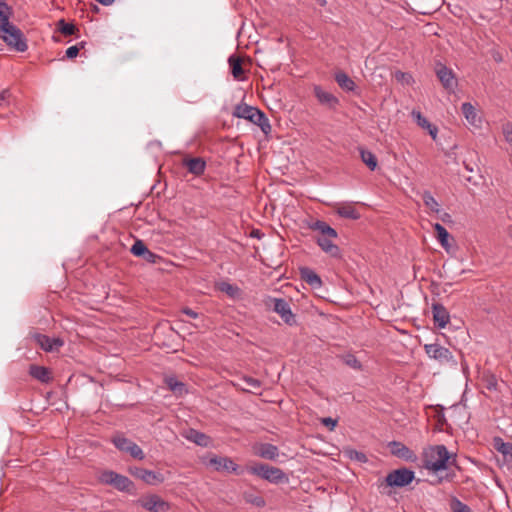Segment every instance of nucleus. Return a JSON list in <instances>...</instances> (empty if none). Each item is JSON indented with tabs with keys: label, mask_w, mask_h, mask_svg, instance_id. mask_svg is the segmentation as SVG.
<instances>
[{
	"label": "nucleus",
	"mask_w": 512,
	"mask_h": 512,
	"mask_svg": "<svg viewBox=\"0 0 512 512\" xmlns=\"http://www.w3.org/2000/svg\"><path fill=\"white\" fill-rule=\"evenodd\" d=\"M411 116L416 121L418 126H420L422 129L427 130L431 138L433 140H436L438 134V128L436 125L430 123L419 110H412Z\"/></svg>",
	"instance_id": "dca6fc26"
},
{
	"label": "nucleus",
	"mask_w": 512,
	"mask_h": 512,
	"mask_svg": "<svg viewBox=\"0 0 512 512\" xmlns=\"http://www.w3.org/2000/svg\"><path fill=\"white\" fill-rule=\"evenodd\" d=\"M244 499L246 500V502L251 503L257 507H262L265 504V501L261 496H255L251 493H245Z\"/></svg>",
	"instance_id": "79ce46f5"
},
{
	"label": "nucleus",
	"mask_w": 512,
	"mask_h": 512,
	"mask_svg": "<svg viewBox=\"0 0 512 512\" xmlns=\"http://www.w3.org/2000/svg\"><path fill=\"white\" fill-rule=\"evenodd\" d=\"M262 235H263V234L261 233V231H260V230H253V231L251 232V236H252V237H254V238H258V239H260V238L262 237Z\"/></svg>",
	"instance_id": "864d4df0"
},
{
	"label": "nucleus",
	"mask_w": 512,
	"mask_h": 512,
	"mask_svg": "<svg viewBox=\"0 0 512 512\" xmlns=\"http://www.w3.org/2000/svg\"><path fill=\"white\" fill-rule=\"evenodd\" d=\"M495 385H496L495 383L491 382V383H489L488 388L491 389L492 387H495Z\"/></svg>",
	"instance_id": "680f3d73"
},
{
	"label": "nucleus",
	"mask_w": 512,
	"mask_h": 512,
	"mask_svg": "<svg viewBox=\"0 0 512 512\" xmlns=\"http://www.w3.org/2000/svg\"><path fill=\"white\" fill-rule=\"evenodd\" d=\"M185 160H193V161H196V160H203L202 158L200 157H189V158H186Z\"/></svg>",
	"instance_id": "bf43d9fd"
},
{
	"label": "nucleus",
	"mask_w": 512,
	"mask_h": 512,
	"mask_svg": "<svg viewBox=\"0 0 512 512\" xmlns=\"http://www.w3.org/2000/svg\"><path fill=\"white\" fill-rule=\"evenodd\" d=\"M337 419H333L331 417H324V418H321V423L328 427L330 431L334 430V428L336 427L337 425Z\"/></svg>",
	"instance_id": "49530a36"
},
{
	"label": "nucleus",
	"mask_w": 512,
	"mask_h": 512,
	"mask_svg": "<svg viewBox=\"0 0 512 512\" xmlns=\"http://www.w3.org/2000/svg\"><path fill=\"white\" fill-rule=\"evenodd\" d=\"M343 362L353 368V369H356V370H361L362 369V364L360 363V361L353 355V354H347L343 357Z\"/></svg>",
	"instance_id": "a19ab883"
},
{
	"label": "nucleus",
	"mask_w": 512,
	"mask_h": 512,
	"mask_svg": "<svg viewBox=\"0 0 512 512\" xmlns=\"http://www.w3.org/2000/svg\"><path fill=\"white\" fill-rule=\"evenodd\" d=\"M179 169L185 170L194 175H200L204 172L206 162H178Z\"/></svg>",
	"instance_id": "bb28decb"
},
{
	"label": "nucleus",
	"mask_w": 512,
	"mask_h": 512,
	"mask_svg": "<svg viewBox=\"0 0 512 512\" xmlns=\"http://www.w3.org/2000/svg\"><path fill=\"white\" fill-rule=\"evenodd\" d=\"M391 453L407 462H416L418 457L409 447L398 441L389 443Z\"/></svg>",
	"instance_id": "9b49d317"
},
{
	"label": "nucleus",
	"mask_w": 512,
	"mask_h": 512,
	"mask_svg": "<svg viewBox=\"0 0 512 512\" xmlns=\"http://www.w3.org/2000/svg\"><path fill=\"white\" fill-rule=\"evenodd\" d=\"M461 112L466 121L473 127L480 128L482 118L478 115L476 108L470 102H464L461 105Z\"/></svg>",
	"instance_id": "2eb2a0df"
},
{
	"label": "nucleus",
	"mask_w": 512,
	"mask_h": 512,
	"mask_svg": "<svg viewBox=\"0 0 512 512\" xmlns=\"http://www.w3.org/2000/svg\"><path fill=\"white\" fill-rule=\"evenodd\" d=\"M361 158H362V161H365V160H375L374 156L371 154V153H366L365 151H361Z\"/></svg>",
	"instance_id": "3c124183"
},
{
	"label": "nucleus",
	"mask_w": 512,
	"mask_h": 512,
	"mask_svg": "<svg viewBox=\"0 0 512 512\" xmlns=\"http://www.w3.org/2000/svg\"><path fill=\"white\" fill-rule=\"evenodd\" d=\"M228 62L234 79L238 81L243 80L244 70L242 68L241 59L235 55H231L228 59Z\"/></svg>",
	"instance_id": "5701e85b"
},
{
	"label": "nucleus",
	"mask_w": 512,
	"mask_h": 512,
	"mask_svg": "<svg viewBox=\"0 0 512 512\" xmlns=\"http://www.w3.org/2000/svg\"><path fill=\"white\" fill-rule=\"evenodd\" d=\"M314 95L322 106L330 110H336L339 105V99L332 93L324 90L321 86H314Z\"/></svg>",
	"instance_id": "9d476101"
},
{
	"label": "nucleus",
	"mask_w": 512,
	"mask_h": 512,
	"mask_svg": "<svg viewBox=\"0 0 512 512\" xmlns=\"http://www.w3.org/2000/svg\"><path fill=\"white\" fill-rule=\"evenodd\" d=\"M313 230L320 234L317 237V244L321 249L330 256H339L340 250L338 246L333 243V240L338 236L336 230L324 221H316L313 225Z\"/></svg>",
	"instance_id": "f03ea898"
},
{
	"label": "nucleus",
	"mask_w": 512,
	"mask_h": 512,
	"mask_svg": "<svg viewBox=\"0 0 512 512\" xmlns=\"http://www.w3.org/2000/svg\"><path fill=\"white\" fill-rule=\"evenodd\" d=\"M217 287L221 292H225L231 297H235L239 293V288L237 286L225 281L218 283Z\"/></svg>",
	"instance_id": "58836bf2"
},
{
	"label": "nucleus",
	"mask_w": 512,
	"mask_h": 512,
	"mask_svg": "<svg viewBox=\"0 0 512 512\" xmlns=\"http://www.w3.org/2000/svg\"><path fill=\"white\" fill-rule=\"evenodd\" d=\"M246 471L273 484H278L285 478V473L281 469L263 463L249 465Z\"/></svg>",
	"instance_id": "20e7f679"
},
{
	"label": "nucleus",
	"mask_w": 512,
	"mask_h": 512,
	"mask_svg": "<svg viewBox=\"0 0 512 512\" xmlns=\"http://www.w3.org/2000/svg\"><path fill=\"white\" fill-rule=\"evenodd\" d=\"M233 385L242 391L258 393L261 389V382L250 376H243L239 379V382H234Z\"/></svg>",
	"instance_id": "f3484780"
},
{
	"label": "nucleus",
	"mask_w": 512,
	"mask_h": 512,
	"mask_svg": "<svg viewBox=\"0 0 512 512\" xmlns=\"http://www.w3.org/2000/svg\"><path fill=\"white\" fill-rule=\"evenodd\" d=\"M12 16V9L4 0H0V27L8 26L11 24L10 18Z\"/></svg>",
	"instance_id": "7c9ffc66"
},
{
	"label": "nucleus",
	"mask_w": 512,
	"mask_h": 512,
	"mask_svg": "<svg viewBox=\"0 0 512 512\" xmlns=\"http://www.w3.org/2000/svg\"><path fill=\"white\" fill-rule=\"evenodd\" d=\"M361 457L364 458L365 457L364 454H361V456H358V459H361Z\"/></svg>",
	"instance_id": "e2e57ef3"
},
{
	"label": "nucleus",
	"mask_w": 512,
	"mask_h": 512,
	"mask_svg": "<svg viewBox=\"0 0 512 512\" xmlns=\"http://www.w3.org/2000/svg\"><path fill=\"white\" fill-rule=\"evenodd\" d=\"M394 78L397 82L401 83L402 85H413L414 84V78L413 76L408 72H403L400 70H397L393 74Z\"/></svg>",
	"instance_id": "f704fd0d"
},
{
	"label": "nucleus",
	"mask_w": 512,
	"mask_h": 512,
	"mask_svg": "<svg viewBox=\"0 0 512 512\" xmlns=\"http://www.w3.org/2000/svg\"><path fill=\"white\" fill-rule=\"evenodd\" d=\"M99 479L102 483L111 485L119 491L128 492L134 486L128 477L110 470L102 472Z\"/></svg>",
	"instance_id": "423d86ee"
},
{
	"label": "nucleus",
	"mask_w": 512,
	"mask_h": 512,
	"mask_svg": "<svg viewBox=\"0 0 512 512\" xmlns=\"http://www.w3.org/2000/svg\"><path fill=\"white\" fill-rule=\"evenodd\" d=\"M452 512H472L471 508L456 497H452L449 503Z\"/></svg>",
	"instance_id": "e433bc0d"
},
{
	"label": "nucleus",
	"mask_w": 512,
	"mask_h": 512,
	"mask_svg": "<svg viewBox=\"0 0 512 512\" xmlns=\"http://www.w3.org/2000/svg\"><path fill=\"white\" fill-rule=\"evenodd\" d=\"M424 350L429 358L437 361L441 365L449 363L454 366L457 365V361L454 359L452 352L438 343L425 344Z\"/></svg>",
	"instance_id": "39448f33"
},
{
	"label": "nucleus",
	"mask_w": 512,
	"mask_h": 512,
	"mask_svg": "<svg viewBox=\"0 0 512 512\" xmlns=\"http://www.w3.org/2000/svg\"><path fill=\"white\" fill-rule=\"evenodd\" d=\"M301 279L306 282L311 288L319 289L322 286V280L319 275L308 267L299 268Z\"/></svg>",
	"instance_id": "6ab92c4d"
},
{
	"label": "nucleus",
	"mask_w": 512,
	"mask_h": 512,
	"mask_svg": "<svg viewBox=\"0 0 512 512\" xmlns=\"http://www.w3.org/2000/svg\"><path fill=\"white\" fill-rule=\"evenodd\" d=\"M256 107L247 105L246 103L237 104L234 107L232 115L236 118H243L248 120L251 116V113L255 111Z\"/></svg>",
	"instance_id": "c85d7f7f"
},
{
	"label": "nucleus",
	"mask_w": 512,
	"mask_h": 512,
	"mask_svg": "<svg viewBox=\"0 0 512 512\" xmlns=\"http://www.w3.org/2000/svg\"><path fill=\"white\" fill-rule=\"evenodd\" d=\"M316 3L320 6H325L327 4L326 0H316Z\"/></svg>",
	"instance_id": "6e6d98bb"
},
{
	"label": "nucleus",
	"mask_w": 512,
	"mask_h": 512,
	"mask_svg": "<svg viewBox=\"0 0 512 512\" xmlns=\"http://www.w3.org/2000/svg\"><path fill=\"white\" fill-rule=\"evenodd\" d=\"M248 120L253 124L259 126L261 131L265 135H268L270 133L271 126L269 124V121L264 112H262L260 109L256 108L255 111L251 113V116Z\"/></svg>",
	"instance_id": "aec40b11"
},
{
	"label": "nucleus",
	"mask_w": 512,
	"mask_h": 512,
	"mask_svg": "<svg viewBox=\"0 0 512 512\" xmlns=\"http://www.w3.org/2000/svg\"><path fill=\"white\" fill-rule=\"evenodd\" d=\"M209 464L214 466L217 471H227L238 473V465L228 457H217L210 458Z\"/></svg>",
	"instance_id": "4468645a"
},
{
	"label": "nucleus",
	"mask_w": 512,
	"mask_h": 512,
	"mask_svg": "<svg viewBox=\"0 0 512 512\" xmlns=\"http://www.w3.org/2000/svg\"><path fill=\"white\" fill-rule=\"evenodd\" d=\"M436 75L446 90L450 92L454 91L455 87L457 86V80L451 69L445 65H441L436 69Z\"/></svg>",
	"instance_id": "f8f14e48"
},
{
	"label": "nucleus",
	"mask_w": 512,
	"mask_h": 512,
	"mask_svg": "<svg viewBox=\"0 0 512 512\" xmlns=\"http://www.w3.org/2000/svg\"><path fill=\"white\" fill-rule=\"evenodd\" d=\"M462 163L464 164L465 168H466L468 171H471V172H472V171L474 170V169H473V167H471V166H470L469 164H467L466 162H462Z\"/></svg>",
	"instance_id": "4d7b16f0"
},
{
	"label": "nucleus",
	"mask_w": 512,
	"mask_h": 512,
	"mask_svg": "<svg viewBox=\"0 0 512 512\" xmlns=\"http://www.w3.org/2000/svg\"><path fill=\"white\" fill-rule=\"evenodd\" d=\"M335 81L345 91H354L356 88L355 82L345 72H337L335 74Z\"/></svg>",
	"instance_id": "393cba45"
},
{
	"label": "nucleus",
	"mask_w": 512,
	"mask_h": 512,
	"mask_svg": "<svg viewBox=\"0 0 512 512\" xmlns=\"http://www.w3.org/2000/svg\"><path fill=\"white\" fill-rule=\"evenodd\" d=\"M183 436L187 440H189V441H191V442H193V443H195V444H197L199 446H202V447H208L210 445V443H211V439H210V437L208 435H206V434H204V433H202V432H200V431H198L196 429H192L191 428V429L187 430L183 434Z\"/></svg>",
	"instance_id": "412c9836"
},
{
	"label": "nucleus",
	"mask_w": 512,
	"mask_h": 512,
	"mask_svg": "<svg viewBox=\"0 0 512 512\" xmlns=\"http://www.w3.org/2000/svg\"><path fill=\"white\" fill-rule=\"evenodd\" d=\"M147 250L148 248L142 240H136L130 249L131 253L137 257L144 256Z\"/></svg>",
	"instance_id": "ea45409f"
},
{
	"label": "nucleus",
	"mask_w": 512,
	"mask_h": 512,
	"mask_svg": "<svg viewBox=\"0 0 512 512\" xmlns=\"http://www.w3.org/2000/svg\"><path fill=\"white\" fill-rule=\"evenodd\" d=\"M112 442L116 446L117 449H119L120 451L127 452V453L130 449V446L133 443V441H131L123 436L114 437Z\"/></svg>",
	"instance_id": "c9c22d12"
},
{
	"label": "nucleus",
	"mask_w": 512,
	"mask_h": 512,
	"mask_svg": "<svg viewBox=\"0 0 512 512\" xmlns=\"http://www.w3.org/2000/svg\"><path fill=\"white\" fill-rule=\"evenodd\" d=\"M436 214L438 215V218H439L441 221H443V222H445V223H447V222H452L451 215H450L449 213H447V212L443 211L442 209H441V212H440V213H436Z\"/></svg>",
	"instance_id": "09e8293b"
},
{
	"label": "nucleus",
	"mask_w": 512,
	"mask_h": 512,
	"mask_svg": "<svg viewBox=\"0 0 512 512\" xmlns=\"http://www.w3.org/2000/svg\"><path fill=\"white\" fill-rule=\"evenodd\" d=\"M289 317H290V326H291L292 325V320L294 318V315L292 314L291 311H290Z\"/></svg>",
	"instance_id": "052dcab7"
},
{
	"label": "nucleus",
	"mask_w": 512,
	"mask_h": 512,
	"mask_svg": "<svg viewBox=\"0 0 512 512\" xmlns=\"http://www.w3.org/2000/svg\"><path fill=\"white\" fill-rule=\"evenodd\" d=\"M339 216L347 219L357 220L360 213L352 205H342L337 209Z\"/></svg>",
	"instance_id": "473e14b6"
},
{
	"label": "nucleus",
	"mask_w": 512,
	"mask_h": 512,
	"mask_svg": "<svg viewBox=\"0 0 512 512\" xmlns=\"http://www.w3.org/2000/svg\"><path fill=\"white\" fill-rule=\"evenodd\" d=\"M128 453L135 459H139V460H142L144 459L145 455H144V452L143 450L136 444V443H132V445L130 446V449L128 451Z\"/></svg>",
	"instance_id": "37998d69"
},
{
	"label": "nucleus",
	"mask_w": 512,
	"mask_h": 512,
	"mask_svg": "<svg viewBox=\"0 0 512 512\" xmlns=\"http://www.w3.org/2000/svg\"><path fill=\"white\" fill-rule=\"evenodd\" d=\"M182 312L184 314H186L187 316L191 317V318H197L198 317V313L195 312L194 310L190 309V308H184L182 310Z\"/></svg>",
	"instance_id": "8fccbe9b"
},
{
	"label": "nucleus",
	"mask_w": 512,
	"mask_h": 512,
	"mask_svg": "<svg viewBox=\"0 0 512 512\" xmlns=\"http://www.w3.org/2000/svg\"><path fill=\"white\" fill-rule=\"evenodd\" d=\"M367 167L371 170V171H374L377 166H378V162H364Z\"/></svg>",
	"instance_id": "603ef678"
},
{
	"label": "nucleus",
	"mask_w": 512,
	"mask_h": 512,
	"mask_svg": "<svg viewBox=\"0 0 512 512\" xmlns=\"http://www.w3.org/2000/svg\"><path fill=\"white\" fill-rule=\"evenodd\" d=\"M451 454L444 445L429 446L423 450V462L426 469L438 472L447 469Z\"/></svg>",
	"instance_id": "f257e3e1"
},
{
	"label": "nucleus",
	"mask_w": 512,
	"mask_h": 512,
	"mask_svg": "<svg viewBox=\"0 0 512 512\" xmlns=\"http://www.w3.org/2000/svg\"><path fill=\"white\" fill-rule=\"evenodd\" d=\"M137 503L149 512H167L170 509V504L156 494L143 496Z\"/></svg>",
	"instance_id": "6e6552de"
},
{
	"label": "nucleus",
	"mask_w": 512,
	"mask_h": 512,
	"mask_svg": "<svg viewBox=\"0 0 512 512\" xmlns=\"http://www.w3.org/2000/svg\"><path fill=\"white\" fill-rule=\"evenodd\" d=\"M29 374L42 383H49L52 380L51 371L44 366L31 365L29 367Z\"/></svg>",
	"instance_id": "4be33fe9"
},
{
	"label": "nucleus",
	"mask_w": 512,
	"mask_h": 512,
	"mask_svg": "<svg viewBox=\"0 0 512 512\" xmlns=\"http://www.w3.org/2000/svg\"><path fill=\"white\" fill-rule=\"evenodd\" d=\"M502 130L506 141L512 145V123L504 124Z\"/></svg>",
	"instance_id": "c03bdc74"
},
{
	"label": "nucleus",
	"mask_w": 512,
	"mask_h": 512,
	"mask_svg": "<svg viewBox=\"0 0 512 512\" xmlns=\"http://www.w3.org/2000/svg\"><path fill=\"white\" fill-rule=\"evenodd\" d=\"M6 95H7V91H3V92H1V93H0V98H1L2 100H5Z\"/></svg>",
	"instance_id": "13d9d810"
},
{
	"label": "nucleus",
	"mask_w": 512,
	"mask_h": 512,
	"mask_svg": "<svg viewBox=\"0 0 512 512\" xmlns=\"http://www.w3.org/2000/svg\"><path fill=\"white\" fill-rule=\"evenodd\" d=\"M142 258H144L149 263H156V260L159 258V256L148 249Z\"/></svg>",
	"instance_id": "de8ad7c7"
},
{
	"label": "nucleus",
	"mask_w": 512,
	"mask_h": 512,
	"mask_svg": "<svg viewBox=\"0 0 512 512\" xmlns=\"http://www.w3.org/2000/svg\"><path fill=\"white\" fill-rule=\"evenodd\" d=\"M422 200L425 204V206L434 213H440L441 208L438 201L432 196V194L429 191H424L422 193Z\"/></svg>",
	"instance_id": "2f4dec72"
},
{
	"label": "nucleus",
	"mask_w": 512,
	"mask_h": 512,
	"mask_svg": "<svg viewBox=\"0 0 512 512\" xmlns=\"http://www.w3.org/2000/svg\"><path fill=\"white\" fill-rule=\"evenodd\" d=\"M57 30L65 36H70L77 30L76 26L72 23H67L64 19L57 22Z\"/></svg>",
	"instance_id": "72a5a7b5"
},
{
	"label": "nucleus",
	"mask_w": 512,
	"mask_h": 512,
	"mask_svg": "<svg viewBox=\"0 0 512 512\" xmlns=\"http://www.w3.org/2000/svg\"><path fill=\"white\" fill-rule=\"evenodd\" d=\"M256 455L264 459L272 460L278 455V449L272 444H261L256 448Z\"/></svg>",
	"instance_id": "b1692460"
},
{
	"label": "nucleus",
	"mask_w": 512,
	"mask_h": 512,
	"mask_svg": "<svg viewBox=\"0 0 512 512\" xmlns=\"http://www.w3.org/2000/svg\"><path fill=\"white\" fill-rule=\"evenodd\" d=\"M271 303L273 304V310L281 315L285 323H288V303L279 298L271 299Z\"/></svg>",
	"instance_id": "c756f323"
},
{
	"label": "nucleus",
	"mask_w": 512,
	"mask_h": 512,
	"mask_svg": "<svg viewBox=\"0 0 512 512\" xmlns=\"http://www.w3.org/2000/svg\"><path fill=\"white\" fill-rule=\"evenodd\" d=\"M361 457L364 458L365 457L364 454H361V456H358V459H361Z\"/></svg>",
	"instance_id": "0e129e2a"
},
{
	"label": "nucleus",
	"mask_w": 512,
	"mask_h": 512,
	"mask_svg": "<svg viewBox=\"0 0 512 512\" xmlns=\"http://www.w3.org/2000/svg\"><path fill=\"white\" fill-rule=\"evenodd\" d=\"M82 47H83V43L69 47L66 50V57L69 59L75 58L78 55L80 48H82Z\"/></svg>",
	"instance_id": "a18cd8bd"
},
{
	"label": "nucleus",
	"mask_w": 512,
	"mask_h": 512,
	"mask_svg": "<svg viewBox=\"0 0 512 512\" xmlns=\"http://www.w3.org/2000/svg\"><path fill=\"white\" fill-rule=\"evenodd\" d=\"M0 39H2L9 48L17 52H25L28 49L24 34L13 23L5 27H0Z\"/></svg>",
	"instance_id": "7ed1b4c3"
},
{
	"label": "nucleus",
	"mask_w": 512,
	"mask_h": 512,
	"mask_svg": "<svg viewBox=\"0 0 512 512\" xmlns=\"http://www.w3.org/2000/svg\"><path fill=\"white\" fill-rule=\"evenodd\" d=\"M495 447L504 456L505 461L512 466V443L498 438L495 440Z\"/></svg>",
	"instance_id": "a878e982"
},
{
	"label": "nucleus",
	"mask_w": 512,
	"mask_h": 512,
	"mask_svg": "<svg viewBox=\"0 0 512 512\" xmlns=\"http://www.w3.org/2000/svg\"><path fill=\"white\" fill-rule=\"evenodd\" d=\"M415 478V473L407 468L394 470L385 478L386 484L390 487H404L409 485Z\"/></svg>",
	"instance_id": "0eeeda50"
},
{
	"label": "nucleus",
	"mask_w": 512,
	"mask_h": 512,
	"mask_svg": "<svg viewBox=\"0 0 512 512\" xmlns=\"http://www.w3.org/2000/svg\"><path fill=\"white\" fill-rule=\"evenodd\" d=\"M166 384L168 385L170 390L176 394H182L185 391L184 383L178 381L174 377H170V378L166 379Z\"/></svg>",
	"instance_id": "4c0bfd02"
},
{
	"label": "nucleus",
	"mask_w": 512,
	"mask_h": 512,
	"mask_svg": "<svg viewBox=\"0 0 512 512\" xmlns=\"http://www.w3.org/2000/svg\"><path fill=\"white\" fill-rule=\"evenodd\" d=\"M130 473L134 477L144 481L146 484L149 485H156L164 481V476L161 473H156L152 470H147L144 468H130Z\"/></svg>",
	"instance_id": "1a4fd4ad"
},
{
	"label": "nucleus",
	"mask_w": 512,
	"mask_h": 512,
	"mask_svg": "<svg viewBox=\"0 0 512 512\" xmlns=\"http://www.w3.org/2000/svg\"><path fill=\"white\" fill-rule=\"evenodd\" d=\"M432 314L434 324L438 328L443 329L449 323V312L441 303L436 302L432 304Z\"/></svg>",
	"instance_id": "ddd939ff"
},
{
	"label": "nucleus",
	"mask_w": 512,
	"mask_h": 512,
	"mask_svg": "<svg viewBox=\"0 0 512 512\" xmlns=\"http://www.w3.org/2000/svg\"><path fill=\"white\" fill-rule=\"evenodd\" d=\"M433 228L436 232V235H437V239L438 241L440 242L441 246L446 250V251H449L450 249V244L448 242L449 238H450V234L448 233V231L446 230V228L444 226H442L441 224L439 223H435L433 225Z\"/></svg>",
	"instance_id": "cd10ccee"
},
{
	"label": "nucleus",
	"mask_w": 512,
	"mask_h": 512,
	"mask_svg": "<svg viewBox=\"0 0 512 512\" xmlns=\"http://www.w3.org/2000/svg\"><path fill=\"white\" fill-rule=\"evenodd\" d=\"M96 1L104 6H109L114 2V0H96Z\"/></svg>",
	"instance_id": "5fc2aeb1"
},
{
	"label": "nucleus",
	"mask_w": 512,
	"mask_h": 512,
	"mask_svg": "<svg viewBox=\"0 0 512 512\" xmlns=\"http://www.w3.org/2000/svg\"><path fill=\"white\" fill-rule=\"evenodd\" d=\"M36 342L46 352H52L63 346L64 342L60 338H50L46 335L38 334L35 337Z\"/></svg>",
	"instance_id": "a211bd4d"
}]
</instances>
